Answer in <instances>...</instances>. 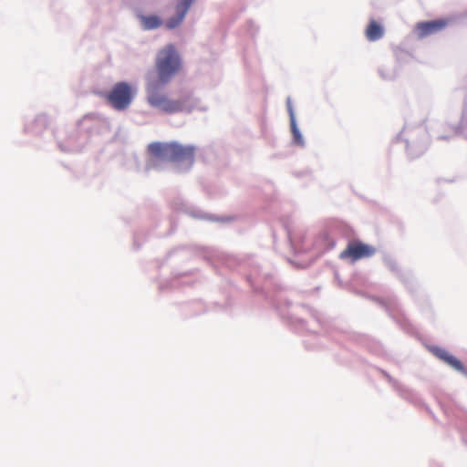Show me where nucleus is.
I'll return each mask as SVG.
<instances>
[{
    "label": "nucleus",
    "instance_id": "9",
    "mask_svg": "<svg viewBox=\"0 0 467 467\" xmlns=\"http://www.w3.org/2000/svg\"><path fill=\"white\" fill-rule=\"evenodd\" d=\"M383 26L376 20L371 19L365 30L366 38L370 42H374L380 39L383 36Z\"/></svg>",
    "mask_w": 467,
    "mask_h": 467
},
{
    "label": "nucleus",
    "instance_id": "11",
    "mask_svg": "<svg viewBox=\"0 0 467 467\" xmlns=\"http://www.w3.org/2000/svg\"><path fill=\"white\" fill-rule=\"evenodd\" d=\"M289 113H290V119H291V130L294 136V140L297 144H303V139L300 134L299 130L297 129L295 121L294 112L292 108L289 106Z\"/></svg>",
    "mask_w": 467,
    "mask_h": 467
},
{
    "label": "nucleus",
    "instance_id": "13",
    "mask_svg": "<svg viewBox=\"0 0 467 467\" xmlns=\"http://www.w3.org/2000/svg\"><path fill=\"white\" fill-rule=\"evenodd\" d=\"M432 353L438 358L441 359L444 362L448 358V357L450 356V353L447 350H445L444 348H432Z\"/></svg>",
    "mask_w": 467,
    "mask_h": 467
},
{
    "label": "nucleus",
    "instance_id": "3",
    "mask_svg": "<svg viewBox=\"0 0 467 467\" xmlns=\"http://www.w3.org/2000/svg\"><path fill=\"white\" fill-rule=\"evenodd\" d=\"M135 88L127 82L116 83L107 94L108 102L117 110L126 109L132 102Z\"/></svg>",
    "mask_w": 467,
    "mask_h": 467
},
{
    "label": "nucleus",
    "instance_id": "7",
    "mask_svg": "<svg viewBox=\"0 0 467 467\" xmlns=\"http://www.w3.org/2000/svg\"><path fill=\"white\" fill-rule=\"evenodd\" d=\"M194 152L195 149L192 146H183L173 142L171 162H185L192 164L194 161Z\"/></svg>",
    "mask_w": 467,
    "mask_h": 467
},
{
    "label": "nucleus",
    "instance_id": "10",
    "mask_svg": "<svg viewBox=\"0 0 467 467\" xmlns=\"http://www.w3.org/2000/svg\"><path fill=\"white\" fill-rule=\"evenodd\" d=\"M140 22L144 29L151 30L161 26L162 21L157 16H141Z\"/></svg>",
    "mask_w": 467,
    "mask_h": 467
},
{
    "label": "nucleus",
    "instance_id": "4",
    "mask_svg": "<svg viewBox=\"0 0 467 467\" xmlns=\"http://www.w3.org/2000/svg\"><path fill=\"white\" fill-rule=\"evenodd\" d=\"M376 253V249L365 244L361 242L352 241L349 242L347 248L340 253L341 259H348L351 262H356L362 258L372 256Z\"/></svg>",
    "mask_w": 467,
    "mask_h": 467
},
{
    "label": "nucleus",
    "instance_id": "2",
    "mask_svg": "<svg viewBox=\"0 0 467 467\" xmlns=\"http://www.w3.org/2000/svg\"><path fill=\"white\" fill-rule=\"evenodd\" d=\"M155 69V79L162 84H168L181 71L182 58L173 45H167L157 53Z\"/></svg>",
    "mask_w": 467,
    "mask_h": 467
},
{
    "label": "nucleus",
    "instance_id": "8",
    "mask_svg": "<svg viewBox=\"0 0 467 467\" xmlns=\"http://www.w3.org/2000/svg\"><path fill=\"white\" fill-rule=\"evenodd\" d=\"M193 1L194 0H181L177 3L175 6L176 16L169 18L165 23L168 29L176 28L182 24Z\"/></svg>",
    "mask_w": 467,
    "mask_h": 467
},
{
    "label": "nucleus",
    "instance_id": "1",
    "mask_svg": "<svg viewBox=\"0 0 467 467\" xmlns=\"http://www.w3.org/2000/svg\"><path fill=\"white\" fill-rule=\"evenodd\" d=\"M166 84L158 82L150 72L146 76V100L153 109L166 114L190 113L195 108V101L191 94L185 93L177 99L171 98L165 91Z\"/></svg>",
    "mask_w": 467,
    "mask_h": 467
},
{
    "label": "nucleus",
    "instance_id": "12",
    "mask_svg": "<svg viewBox=\"0 0 467 467\" xmlns=\"http://www.w3.org/2000/svg\"><path fill=\"white\" fill-rule=\"evenodd\" d=\"M445 363H447L449 366H451V368H453L454 369H456L458 371H461V372L464 371V367L462 364V362L459 359H457L454 356H452L451 354H450L448 358L445 360Z\"/></svg>",
    "mask_w": 467,
    "mask_h": 467
},
{
    "label": "nucleus",
    "instance_id": "6",
    "mask_svg": "<svg viewBox=\"0 0 467 467\" xmlns=\"http://www.w3.org/2000/svg\"><path fill=\"white\" fill-rule=\"evenodd\" d=\"M173 142H153L148 146L149 153L155 159L163 161H172Z\"/></svg>",
    "mask_w": 467,
    "mask_h": 467
},
{
    "label": "nucleus",
    "instance_id": "5",
    "mask_svg": "<svg viewBox=\"0 0 467 467\" xmlns=\"http://www.w3.org/2000/svg\"><path fill=\"white\" fill-rule=\"evenodd\" d=\"M450 19L441 18L427 22H420L415 26V32L419 38H424L445 29Z\"/></svg>",
    "mask_w": 467,
    "mask_h": 467
}]
</instances>
